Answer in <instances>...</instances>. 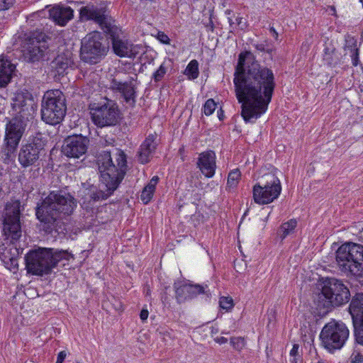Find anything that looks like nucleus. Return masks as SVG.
Here are the masks:
<instances>
[{
	"mask_svg": "<svg viewBox=\"0 0 363 363\" xmlns=\"http://www.w3.org/2000/svg\"><path fill=\"white\" fill-rule=\"evenodd\" d=\"M16 117L30 121L33 119L36 105L32 94L27 90L15 94L11 104Z\"/></svg>",
	"mask_w": 363,
	"mask_h": 363,
	"instance_id": "16",
	"label": "nucleus"
},
{
	"mask_svg": "<svg viewBox=\"0 0 363 363\" xmlns=\"http://www.w3.org/2000/svg\"><path fill=\"white\" fill-rule=\"evenodd\" d=\"M156 138V135L150 134L141 144L138 152V159L140 163L146 164L150 162L157 147Z\"/></svg>",
	"mask_w": 363,
	"mask_h": 363,
	"instance_id": "22",
	"label": "nucleus"
},
{
	"mask_svg": "<svg viewBox=\"0 0 363 363\" xmlns=\"http://www.w3.org/2000/svg\"><path fill=\"white\" fill-rule=\"evenodd\" d=\"M349 337V330L343 323L331 321L321 330L320 338L328 350L340 349Z\"/></svg>",
	"mask_w": 363,
	"mask_h": 363,
	"instance_id": "12",
	"label": "nucleus"
},
{
	"mask_svg": "<svg viewBox=\"0 0 363 363\" xmlns=\"http://www.w3.org/2000/svg\"><path fill=\"white\" fill-rule=\"evenodd\" d=\"M15 0H1L0 1V13L6 11L13 6Z\"/></svg>",
	"mask_w": 363,
	"mask_h": 363,
	"instance_id": "39",
	"label": "nucleus"
},
{
	"mask_svg": "<svg viewBox=\"0 0 363 363\" xmlns=\"http://www.w3.org/2000/svg\"><path fill=\"white\" fill-rule=\"evenodd\" d=\"M15 65L9 60H0V87L6 86L10 82Z\"/></svg>",
	"mask_w": 363,
	"mask_h": 363,
	"instance_id": "24",
	"label": "nucleus"
},
{
	"mask_svg": "<svg viewBox=\"0 0 363 363\" xmlns=\"http://www.w3.org/2000/svg\"><path fill=\"white\" fill-rule=\"evenodd\" d=\"M352 363H363V355L359 353L352 354Z\"/></svg>",
	"mask_w": 363,
	"mask_h": 363,
	"instance_id": "44",
	"label": "nucleus"
},
{
	"mask_svg": "<svg viewBox=\"0 0 363 363\" xmlns=\"http://www.w3.org/2000/svg\"><path fill=\"white\" fill-rule=\"evenodd\" d=\"M354 328V335L357 343L363 345V318L352 320Z\"/></svg>",
	"mask_w": 363,
	"mask_h": 363,
	"instance_id": "30",
	"label": "nucleus"
},
{
	"mask_svg": "<svg viewBox=\"0 0 363 363\" xmlns=\"http://www.w3.org/2000/svg\"><path fill=\"white\" fill-rule=\"evenodd\" d=\"M101 184L99 186H91L86 195L96 201L106 199L118 188L125 174L127 162L125 153L116 150L113 157L109 152H104L97 159Z\"/></svg>",
	"mask_w": 363,
	"mask_h": 363,
	"instance_id": "2",
	"label": "nucleus"
},
{
	"mask_svg": "<svg viewBox=\"0 0 363 363\" xmlns=\"http://www.w3.org/2000/svg\"><path fill=\"white\" fill-rule=\"evenodd\" d=\"M242 18H236L237 24H238V26H240V25L242 23Z\"/></svg>",
	"mask_w": 363,
	"mask_h": 363,
	"instance_id": "53",
	"label": "nucleus"
},
{
	"mask_svg": "<svg viewBox=\"0 0 363 363\" xmlns=\"http://www.w3.org/2000/svg\"><path fill=\"white\" fill-rule=\"evenodd\" d=\"M359 2H361L363 5V0H359Z\"/></svg>",
	"mask_w": 363,
	"mask_h": 363,
	"instance_id": "56",
	"label": "nucleus"
},
{
	"mask_svg": "<svg viewBox=\"0 0 363 363\" xmlns=\"http://www.w3.org/2000/svg\"><path fill=\"white\" fill-rule=\"evenodd\" d=\"M176 298L178 303H182L186 301L187 299H190V294H189V284H174Z\"/></svg>",
	"mask_w": 363,
	"mask_h": 363,
	"instance_id": "27",
	"label": "nucleus"
},
{
	"mask_svg": "<svg viewBox=\"0 0 363 363\" xmlns=\"http://www.w3.org/2000/svg\"><path fill=\"white\" fill-rule=\"evenodd\" d=\"M216 108V104L213 99H208L203 106V113L206 116L211 115Z\"/></svg>",
	"mask_w": 363,
	"mask_h": 363,
	"instance_id": "36",
	"label": "nucleus"
},
{
	"mask_svg": "<svg viewBox=\"0 0 363 363\" xmlns=\"http://www.w3.org/2000/svg\"><path fill=\"white\" fill-rule=\"evenodd\" d=\"M46 142V138L40 133L30 136L19 150L18 160L20 164L25 168L36 165L44 152Z\"/></svg>",
	"mask_w": 363,
	"mask_h": 363,
	"instance_id": "11",
	"label": "nucleus"
},
{
	"mask_svg": "<svg viewBox=\"0 0 363 363\" xmlns=\"http://www.w3.org/2000/svg\"><path fill=\"white\" fill-rule=\"evenodd\" d=\"M230 344L235 350L240 351L245 347V341L243 337H234L230 338Z\"/></svg>",
	"mask_w": 363,
	"mask_h": 363,
	"instance_id": "35",
	"label": "nucleus"
},
{
	"mask_svg": "<svg viewBox=\"0 0 363 363\" xmlns=\"http://www.w3.org/2000/svg\"><path fill=\"white\" fill-rule=\"evenodd\" d=\"M228 22H229L230 26L232 27L233 25L234 24V23L233 22V21L230 18H228Z\"/></svg>",
	"mask_w": 363,
	"mask_h": 363,
	"instance_id": "54",
	"label": "nucleus"
},
{
	"mask_svg": "<svg viewBox=\"0 0 363 363\" xmlns=\"http://www.w3.org/2000/svg\"><path fill=\"white\" fill-rule=\"evenodd\" d=\"M323 61L330 67L335 66L339 62V57L335 50L326 48L323 55Z\"/></svg>",
	"mask_w": 363,
	"mask_h": 363,
	"instance_id": "28",
	"label": "nucleus"
},
{
	"mask_svg": "<svg viewBox=\"0 0 363 363\" xmlns=\"http://www.w3.org/2000/svg\"><path fill=\"white\" fill-rule=\"evenodd\" d=\"M167 70L165 62L162 63L158 69L153 74V79L155 82H160L164 77Z\"/></svg>",
	"mask_w": 363,
	"mask_h": 363,
	"instance_id": "37",
	"label": "nucleus"
},
{
	"mask_svg": "<svg viewBox=\"0 0 363 363\" xmlns=\"http://www.w3.org/2000/svg\"><path fill=\"white\" fill-rule=\"evenodd\" d=\"M108 50L101 33L91 32L82 40L80 58L84 62L95 65L106 55Z\"/></svg>",
	"mask_w": 363,
	"mask_h": 363,
	"instance_id": "9",
	"label": "nucleus"
},
{
	"mask_svg": "<svg viewBox=\"0 0 363 363\" xmlns=\"http://www.w3.org/2000/svg\"><path fill=\"white\" fill-rule=\"evenodd\" d=\"M110 35L114 52L120 57H130L133 45L126 40L120 38L121 30L114 24L106 32Z\"/></svg>",
	"mask_w": 363,
	"mask_h": 363,
	"instance_id": "20",
	"label": "nucleus"
},
{
	"mask_svg": "<svg viewBox=\"0 0 363 363\" xmlns=\"http://www.w3.org/2000/svg\"><path fill=\"white\" fill-rule=\"evenodd\" d=\"M148 315H149L148 311L147 309H143L140 311V319L143 321L146 320L147 319Z\"/></svg>",
	"mask_w": 363,
	"mask_h": 363,
	"instance_id": "47",
	"label": "nucleus"
},
{
	"mask_svg": "<svg viewBox=\"0 0 363 363\" xmlns=\"http://www.w3.org/2000/svg\"><path fill=\"white\" fill-rule=\"evenodd\" d=\"M67 111L66 99L59 89L47 91L41 101V118L47 124L55 125L64 119Z\"/></svg>",
	"mask_w": 363,
	"mask_h": 363,
	"instance_id": "6",
	"label": "nucleus"
},
{
	"mask_svg": "<svg viewBox=\"0 0 363 363\" xmlns=\"http://www.w3.org/2000/svg\"><path fill=\"white\" fill-rule=\"evenodd\" d=\"M72 60L64 55H59L52 62L51 66L59 74L65 72V70L71 65Z\"/></svg>",
	"mask_w": 363,
	"mask_h": 363,
	"instance_id": "26",
	"label": "nucleus"
},
{
	"mask_svg": "<svg viewBox=\"0 0 363 363\" xmlns=\"http://www.w3.org/2000/svg\"><path fill=\"white\" fill-rule=\"evenodd\" d=\"M197 167L206 177H213L216 168L215 152L208 150L199 154Z\"/></svg>",
	"mask_w": 363,
	"mask_h": 363,
	"instance_id": "21",
	"label": "nucleus"
},
{
	"mask_svg": "<svg viewBox=\"0 0 363 363\" xmlns=\"http://www.w3.org/2000/svg\"><path fill=\"white\" fill-rule=\"evenodd\" d=\"M50 16L57 24L65 26L73 18L74 11L69 6H57L50 10Z\"/></svg>",
	"mask_w": 363,
	"mask_h": 363,
	"instance_id": "23",
	"label": "nucleus"
},
{
	"mask_svg": "<svg viewBox=\"0 0 363 363\" xmlns=\"http://www.w3.org/2000/svg\"><path fill=\"white\" fill-rule=\"evenodd\" d=\"M89 140L82 135H72L65 139L62 152L69 157L79 158L87 150Z\"/></svg>",
	"mask_w": 363,
	"mask_h": 363,
	"instance_id": "19",
	"label": "nucleus"
},
{
	"mask_svg": "<svg viewBox=\"0 0 363 363\" xmlns=\"http://www.w3.org/2000/svg\"><path fill=\"white\" fill-rule=\"evenodd\" d=\"M281 191L279 179L274 172L262 175L253 186V199L256 203L268 204L277 199Z\"/></svg>",
	"mask_w": 363,
	"mask_h": 363,
	"instance_id": "8",
	"label": "nucleus"
},
{
	"mask_svg": "<svg viewBox=\"0 0 363 363\" xmlns=\"http://www.w3.org/2000/svg\"><path fill=\"white\" fill-rule=\"evenodd\" d=\"M76 206L77 201L70 194L52 191L38 204L36 216L46 232H60L63 229V219L70 216Z\"/></svg>",
	"mask_w": 363,
	"mask_h": 363,
	"instance_id": "3",
	"label": "nucleus"
},
{
	"mask_svg": "<svg viewBox=\"0 0 363 363\" xmlns=\"http://www.w3.org/2000/svg\"><path fill=\"white\" fill-rule=\"evenodd\" d=\"M298 348H299V345L298 344H294L293 345L292 349L290 351V353H289L290 356H300L298 354Z\"/></svg>",
	"mask_w": 363,
	"mask_h": 363,
	"instance_id": "46",
	"label": "nucleus"
},
{
	"mask_svg": "<svg viewBox=\"0 0 363 363\" xmlns=\"http://www.w3.org/2000/svg\"><path fill=\"white\" fill-rule=\"evenodd\" d=\"M109 89L116 94H118L126 104L133 106L136 100V85L133 78L128 81H122L118 77L111 79Z\"/></svg>",
	"mask_w": 363,
	"mask_h": 363,
	"instance_id": "18",
	"label": "nucleus"
},
{
	"mask_svg": "<svg viewBox=\"0 0 363 363\" xmlns=\"http://www.w3.org/2000/svg\"><path fill=\"white\" fill-rule=\"evenodd\" d=\"M235 91L242 104L241 116L255 123L268 108L275 88L272 70L261 65L250 52H241L234 73Z\"/></svg>",
	"mask_w": 363,
	"mask_h": 363,
	"instance_id": "1",
	"label": "nucleus"
},
{
	"mask_svg": "<svg viewBox=\"0 0 363 363\" xmlns=\"http://www.w3.org/2000/svg\"><path fill=\"white\" fill-rule=\"evenodd\" d=\"M215 341L218 344H225L228 342V339L225 337H217L215 338Z\"/></svg>",
	"mask_w": 363,
	"mask_h": 363,
	"instance_id": "48",
	"label": "nucleus"
},
{
	"mask_svg": "<svg viewBox=\"0 0 363 363\" xmlns=\"http://www.w3.org/2000/svg\"><path fill=\"white\" fill-rule=\"evenodd\" d=\"M358 56H359L358 49L355 48L353 50V52H352V65L354 66H357L358 65V62H359V57Z\"/></svg>",
	"mask_w": 363,
	"mask_h": 363,
	"instance_id": "43",
	"label": "nucleus"
},
{
	"mask_svg": "<svg viewBox=\"0 0 363 363\" xmlns=\"http://www.w3.org/2000/svg\"><path fill=\"white\" fill-rule=\"evenodd\" d=\"M257 50H260V51H264V45H262V44H257L255 45Z\"/></svg>",
	"mask_w": 363,
	"mask_h": 363,
	"instance_id": "51",
	"label": "nucleus"
},
{
	"mask_svg": "<svg viewBox=\"0 0 363 363\" xmlns=\"http://www.w3.org/2000/svg\"><path fill=\"white\" fill-rule=\"evenodd\" d=\"M157 39L164 44H169L170 40L169 37L163 32H158Z\"/></svg>",
	"mask_w": 363,
	"mask_h": 363,
	"instance_id": "41",
	"label": "nucleus"
},
{
	"mask_svg": "<svg viewBox=\"0 0 363 363\" xmlns=\"http://www.w3.org/2000/svg\"><path fill=\"white\" fill-rule=\"evenodd\" d=\"M45 37L43 32L35 30L30 33L26 39L24 45L26 57L30 61H38L43 56L48 48Z\"/></svg>",
	"mask_w": 363,
	"mask_h": 363,
	"instance_id": "17",
	"label": "nucleus"
},
{
	"mask_svg": "<svg viewBox=\"0 0 363 363\" xmlns=\"http://www.w3.org/2000/svg\"><path fill=\"white\" fill-rule=\"evenodd\" d=\"M29 121L14 116L6 124L5 141L7 155L15 152Z\"/></svg>",
	"mask_w": 363,
	"mask_h": 363,
	"instance_id": "15",
	"label": "nucleus"
},
{
	"mask_svg": "<svg viewBox=\"0 0 363 363\" xmlns=\"http://www.w3.org/2000/svg\"><path fill=\"white\" fill-rule=\"evenodd\" d=\"M330 9L332 10V11H335V9L334 6H330Z\"/></svg>",
	"mask_w": 363,
	"mask_h": 363,
	"instance_id": "55",
	"label": "nucleus"
},
{
	"mask_svg": "<svg viewBox=\"0 0 363 363\" xmlns=\"http://www.w3.org/2000/svg\"><path fill=\"white\" fill-rule=\"evenodd\" d=\"M79 18L82 21H94L105 33L115 24V21L108 14L106 6L94 4L82 6L79 10Z\"/></svg>",
	"mask_w": 363,
	"mask_h": 363,
	"instance_id": "14",
	"label": "nucleus"
},
{
	"mask_svg": "<svg viewBox=\"0 0 363 363\" xmlns=\"http://www.w3.org/2000/svg\"><path fill=\"white\" fill-rule=\"evenodd\" d=\"M270 32L272 33L273 37L276 39V40H278V33L276 31V30L273 28V27H271L270 29H269Z\"/></svg>",
	"mask_w": 363,
	"mask_h": 363,
	"instance_id": "50",
	"label": "nucleus"
},
{
	"mask_svg": "<svg viewBox=\"0 0 363 363\" xmlns=\"http://www.w3.org/2000/svg\"><path fill=\"white\" fill-rule=\"evenodd\" d=\"M67 357L66 351H61L59 352L57 358L56 363H62Z\"/></svg>",
	"mask_w": 363,
	"mask_h": 363,
	"instance_id": "45",
	"label": "nucleus"
},
{
	"mask_svg": "<svg viewBox=\"0 0 363 363\" xmlns=\"http://www.w3.org/2000/svg\"><path fill=\"white\" fill-rule=\"evenodd\" d=\"M189 295L190 299L196 297L199 294H206L207 296H209L210 292L208 289V286H202L200 284H189Z\"/></svg>",
	"mask_w": 363,
	"mask_h": 363,
	"instance_id": "31",
	"label": "nucleus"
},
{
	"mask_svg": "<svg viewBox=\"0 0 363 363\" xmlns=\"http://www.w3.org/2000/svg\"><path fill=\"white\" fill-rule=\"evenodd\" d=\"M89 109L91 120L98 127L113 126L118 122L120 111L112 100L106 99L103 103L90 104Z\"/></svg>",
	"mask_w": 363,
	"mask_h": 363,
	"instance_id": "10",
	"label": "nucleus"
},
{
	"mask_svg": "<svg viewBox=\"0 0 363 363\" xmlns=\"http://www.w3.org/2000/svg\"><path fill=\"white\" fill-rule=\"evenodd\" d=\"M350 298V292L347 286L342 281L330 278L324 281L315 303L318 308L328 312L333 307L345 304Z\"/></svg>",
	"mask_w": 363,
	"mask_h": 363,
	"instance_id": "5",
	"label": "nucleus"
},
{
	"mask_svg": "<svg viewBox=\"0 0 363 363\" xmlns=\"http://www.w3.org/2000/svg\"><path fill=\"white\" fill-rule=\"evenodd\" d=\"M300 356H290L289 362L290 363H297L298 360H299Z\"/></svg>",
	"mask_w": 363,
	"mask_h": 363,
	"instance_id": "49",
	"label": "nucleus"
},
{
	"mask_svg": "<svg viewBox=\"0 0 363 363\" xmlns=\"http://www.w3.org/2000/svg\"><path fill=\"white\" fill-rule=\"evenodd\" d=\"M335 259L341 271L359 275L363 272V245L346 242L338 247Z\"/></svg>",
	"mask_w": 363,
	"mask_h": 363,
	"instance_id": "7",
	"label": "nucleus"
},
{
	"mask_svg": "<svg viewBox=\"0 0 363 363\" xmlns=\"http://www.w3.org/2000/svg\"><path fill=\"white\" fill-rule=\"evenodd\" d=\"M241 177V174L239 169H235L230 172L228 177V181H227V187L229 189H233L235 188Z\"/></svg>",
	"mask_w": 363,
	"mask_h": 363,
	"instance_id": "33",
	"label": "nucleus"
},
{
	"mask_svg": "<svg viewBox=\"0 0 363 363\" xmlns=\"http://www.w3.org/2000/svg\"><path fill=\"white\" fill-rule=\"evenodd\" d=\"M6 247H4V244L2 243L0 240V252L2 253L5 250Z\"/></svg>",
	"mask_w": 363,
	"mask_h": 363,
	"instance_id": "52",
	"label": "nucleus"
},
{
	"mask_svg": "<svg viewBox=\"0 0 363 363\" xmlns=\"http://www.w3.org/2000/svg\"><path fill=\"white\" fill-rule=\"evenodd\" d=\"M70 254L67 250L38 248L26 255V267L28 272L32 274H49L60 260H68Z\"/></svg>",
	"mask_w": 363,
	"mask_h": 363,
	"instance_id": "4",
	"label": "nucleus"
},
{
	"mask_svg": "<svg viewBox=\"0 0 363 363\" xmlns=\"http://www.w3.org/2000/svg\"><path fill=\"white\" fill-rule=\"evenodd\" d=\"M184 74L190 79H195L199 77V63L196 60H191L187 65Z\"/></svg>",
	"mask_w": 363,
	"mask_h": 363,
	"instance_id": "32",
	"label": "nucleus"
},
{
	"mask_svg": "<svg viewBox=\"0 0 363 363\" xmlns=\"http://www.w3.org/2000/svg\"><path fill=\"white\" fill-rule=\"evenodd\" d=\"M219 306L222 309L229 311L234 306L233 300L229 296H221L219 300Z\"/></svg>",
	"mask_w": 363,
	"mask_h": 363,
	"instance_id": "34",
	"label": "nucleus"
},
{
	"mask_svg": "<svg viewBox=\"0 0 363 363\" xmlns=\"http://www.w3.org/2000/svg\"><path fill=\"white\" fill-rule=\"evenodd\" d=\"M153 193H150L149 191H146V189L144 188L143 190L140 197L141 200L143 201L144 203H147L152 198Z\"/></svg>",
	"mask_w": 363,
	"mask_h": 363,
	"instance_id": "40",
	"label": "nucleus"
},
{
	"mask_svg": "<svg viewBox=\"0 0 363 363\" xmlns=\"http://www.w3.org/2000/svg\"><path fill=\"white\" fill-rule=\"evenodd\" d=\"M10 262V269L17 270L18 268V260L16 257H11L9 258Z\"/></svg>",
	"mask_w": 363,
	"mask_h": 363,
	"instance_id": "42",
	"label": "nucleus"
},
{
	"mask_svg": "<svg viewBox=\"0 0 363 363\" xmlns=\"http://www.w3.org/2000/svg\"><path fill=\"white\" fill-rule=\"evenodd\" d=\"M20 208L19 201H12L6 204L5 208L3 230L6 239H10L12 243L18 240L22 235Z\"/></svg>",
	"mask_w": 363,
	"mask_h": 363,
	"instance_id": "13",
	"label": "nucleus"
},
{
	"mask_svg": "<svg viewBox=\"0 0 363 363\" xmlns=\"http://www.w3.org/2000/svg\"><path fill=\"white\" fill-rule=\"evenodd\" d=\"M349 312L352 320L363 318V293H357L352 297Z\"/></svg>",
	"mask_w": 363,
	"mask_h": 363,
	"instance_id": "25",
	"label": "nucleus"
},
{
	"mask_svg": "<svg viewBox=\"0 0 363 363\" xmlns=\"http://www.w3.org/2000/svg\"><path fill=\"white\" fill-rule=\"evenodd\" d=\"M297 222L294 219H291L288 222L283 223L279 230V235L281 238L283 240L287 235L292 233L296 227Z\"/></svg>",
	"mask_w": 363,
	"mask_h": 363,
	"instance_id": "29",
	"label": "nucleus"
},
{
	"mask_svg": "<svg viewBox=\"0 0 363 363\" xmlns=\"http://www.w3.org/2000/svg\"><path fill=\"white\" fill-rule=\"evenodd\" d=\"M159 181V177L157 176H154L147 185L145 187L146 191H149L150 193L155 192V186Z\"/></svg>",
	"mask_w": 363,
	"mask_h": 363,
	"instance_id": "38",
	"label": "nucleus"
}]
</instances>
